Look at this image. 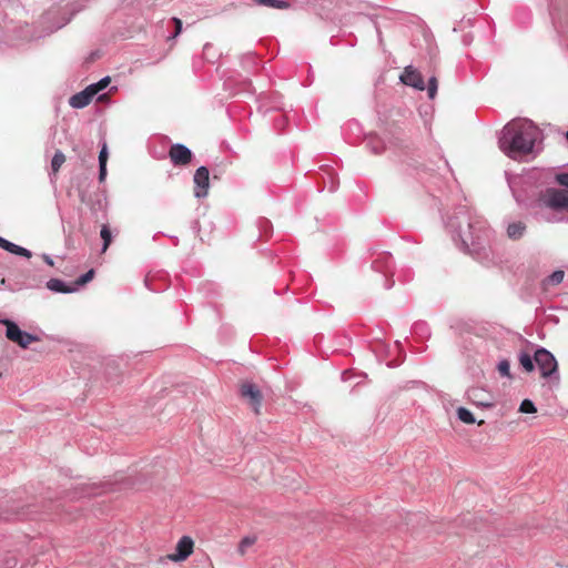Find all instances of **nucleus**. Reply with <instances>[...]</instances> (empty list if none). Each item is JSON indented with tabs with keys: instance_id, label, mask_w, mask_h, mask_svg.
<instances>
[{
	"instance_id": "5",
	"label": "nucleus",
	"mask_w": 568,
	"mask_h": 568,
	"mask_svg": "<svg viewBox=\"0 0 568 568\" xmlns=\"http://www.w3.org/2000/svg\"><path fill=\"white\" fill-rule=\"evenodd\" d=\"M539 201L554 211L568 212V190L549 187L540 195Z\"/></svg>"
},
{
	"instance_id": "7",
	"label": "nucleus",
	"mask_w": 568,
	"mask_h": 568,
	"mask_svg": "<svg viewBox=\"0 0 568 568\" xmlns=\"http://www.w3.org/2000/svg\"><path fill=\"white\" fill-rule=\"evenodd\" d=\"M194 182V196L197 199H203L209 193L210 187V172L209 169L204 165L200 166L193 176Z\"/></svg>"
},
{
	"instance_id": "30",
	"label": "nucleus",
	"mask_w": 568,
	"mask_h": 568,
	"mask_svg": "<svg viewBox=\"0 0 568 568\" xmlns=\"http://www.w3.org/2000/svg\"><path fill=\"white\" fill-rule=\"evenodd\" d=\"M414 332L415 333H420L423 335H427L429 332H428V326L426 323H416L413 327Z\"/></svg>"
},
{
	"instance_id": "41",
	"label": "nucleus",
	"mask_w": 568,
	"mask_h": 568,
	"mask_svg": "<svg viewBox=\"0 0 568 568\" xmlns=\"http://www.w3.org/2000/svg\"><path fill=\"white\" fill-rule=\"evenodd\" d=\"M478 404L481 405V406H487L488 405V403H485V402H478Z\"/></svg>"
},
{
	"instance_id": "20",
	"label": "nucleus",
	"mask_w": 568,
	"mask_h": 568,
	"mask_svg": "<svg viewBox=\"0 0 568 568\" xmlns=\"http://www.w3.org/2000/svg\"><path fill=\"white\" fill-rule=\"evenodd\" d=\"M65 161V156L62 151L57 150L52 160H51V171L53 174L58 173L60 168Z\"/></svg>"
},
{
	"instance_id": "12",
	"label": "nucleus",
	"mask_w": 568,
	"mask_h": 568,
	"mask_svg": "<svg viewBox=\"0 0 568 568\" xmlns=\"http://www.w3.org/2000/svg\"><path fill=\"white\" fill-rule=\"evenodd\" d=\"M399 79L404 84L413 87L417 90L423 91L425 89V82L422 74L412 65L405 68Z\"/></svg>"
},
{
	"instance_id": "9",
	"label": "nucleus",
	"mask_w": 568,
	"mask_h": 568,
	"mask_svg": "<svg viewBox=\"0 0 568 568\" xmlns=\"http://www.w3.org/2000/svg\"><path fill=\"white\" fill-rule=\"evenodd\" d=\"M194 542L191 537L183 536L176 544L175 551L170 554L168 558L179 562L185 560L193 551Z\"/></svg>"
},
{
	"instance_id": "14",
	"label": "nucleus",
	"mask_w": 568,
	"mask_h": 568,
	"mask_svg": "<svg viewBox=\"0 0 568 568\" xmlns=\"http://www.w3.org/2000/svg\"><path fill=\"white\" fill-rule=\"evenodd\" d=\"M48 290L55 292V293H73L77 291V287H73V285L65 284L62 280L59 278H51L47 282Z\"/></svg>"
},
{
	"instance_id": "37",
	"label": "nucleus",
	"mask_w": 568,
	"mask_h": 568,
	"mask_svg": "<svg viewBox=\"0 0 568 568\" xmlns=\"http://www.w3.org/2000/svg\"><path fill=\"white\" fill-rule=\"evenodd\" d=\"M478 392H479L478 389H470V390H468V393H467L468 394V398L470 400L475 402L474 398H475V396H477Z\"/></svg>"
},
{
	"instance_id": "34",
	"label": "nucleus",
	"mask_w": 568,
	"mask_h": 568,
	"mask_svg": "<svg viewBox=\"0 0 568 568\" xmlns=\"http://www.w3.org/2000/svg\"><path fill=\"white\" fill-rule=\"evenodd\" d=\"M106 178V165H99V182H103Z\"/></svg>"
},
{
	"instance_id": "40",
	"label": "nucleus",
	"mask_w": 568,
	"mask_h": 568,
	"mask_svg": "<svg viewBox=\"0 0 568 568\" xmlns=\"http://www.w3.org/2000/svg\"><path fill=\"white\" fill-rule=\"evenodd\" d=\"M469 42V38L467 36H464V43H468Z\"/></svg>"
},
{
	"instance_id": "42",
	"label": "nucleus",
	"mask_w": 568,
	"mask_h": 568,
	"mask_svg": "<svg viewBox=\"0 0 568 568\" xmlns=\"http://www.w3.org/2000/svg\"><path fill=\"white\" fill-rule=\"evenodd\" d=\"M548 222H557L558 220L556 219H547Z\"/></svg>"
},
{
	"instance_id": "16",
	"label": "nucleus",
	"mask_w": 568,
	"mask_h": 568,
	"mask_svg": "<svg viewBox=\"0 0 568 568\" xmlns=\"http://www.w3.org/2000/svg\"><path fill=\"white\" fill-rule=\"evenodd\" d=\"M565 277V272L561 270H557L552 272L550 275H548L546 278L542 280L541 285L544 288H547L548 286H556L559 285Z\"/></svg>"
},
{
	"instance_id": "35",
	"label": "nucleus",
	"mask_w": 568,
	"mask_h": 568,
	"mask_svg": "<svg viewBox=\"0 0 568 568\" xmlns=\"http://www.w3.org/2000/svg\"><path fill=\"white\" fill-rule=\"evenodd\" d=\"M172 21L175 24L174 37H176L182 31V21L179 18H172Z\"/></svg>"
},
{
	"instance_id": "19",
	"label": "nucleus",
	"mask_w": 568,
	"mask_h": 568,
	"mask_svg": "<svg viewBox=\"0 0 568 568\" xmlns=\"http://www.w3.org/2000/svg\"><path fill=\"white\" fill-rule=\"evenodd\" d=\"M519 363L526 372H532L535 368V359L527 352H520L518 356Z\"/></svg>"
},
{
	"instance_id": "31",
	"label": "nucleus",
	"mask_w": 568,
	"mask_h": 568,
	"mask_svg": "<svg viewBox=\"0 0 568 568\" xmlns=\"http://www.w3.org/2000/svg\"><path fill=\"white\" fill-rule=\"evenodd\" d=\"M556 181L565 186L566 189H568V173H559L556 175Z\"/></svg>"
},
{
	"instance_id": "11",
	"label": "nucleus",
	"mask_w": 568,
	"mask_h": 568,
	"mask_svg": "<svg viewBox=\"0 0 568 568\" xmlns=\"http://www.w3.org/2000/svg\"><path fill=\"white\" fill-rule=\"evenodd\" d=\"M241 395L250 400L254 412L258 414L262 404V394L258 387L253 383H244L241 386Z\"/></svg>"
},
{
	"instance_id": "2",
	"label": "nucleus",
	"mask_w": 568,
	"mask_h": 568,
	"mask_svg": "<svg viewBox=\"0 0 568 568\" xmlns=\"http://www.w3.org/2000/svg\"><path fill=\"white\" fill-rule=\"evenodd\" d=\"M540 138V130L530 120L516 119L504 126L498 138V145L505 155L518 160L538 152L536 144Z\"/></svg>"
},
{
	"instance_id": "32",
	"label": "nucleus",
	"mask_w": 568,
	"mask_h": 568,
	"mask_svg": "<svg viewBox=\"0 0 568 568\" xmlns=\"http://www.w3.org/2000/svg\"><path fill=\"white\" fill-rule=\"evenodd\" d=\"M84 93H87V95L89 97V99L92 101V99L94 98V95H97L99 93V91L94 88L93 84H90L88 85L84 90H82Z\"/></svg>"
},
{
	"instance_id": "26",
	"label": "nucleus",
	"mask_w": 568,
	"mask_h": 568,
	"mask_svg": "<svg viewBox=\"0 0 568 568\" xmlns=\"http://www.w3.org/2000/svg\"><path fill=\"white\" fill-rule=\"evenodd\" d=\"M397 276V280L403 283H407L413 278V274L410 270H400L397 273H395Z\"/></svg>"
},
{
	"instance_id": "17",
	"label": "nucleus",
	"mask_w": 568,
	"mask_h": 568,
	"mask_svg": "<svg viewBox=\"0 0 568 568\" xmlns=\"http://www.w3.org/2000/svg\"><path fill=\"white\" fill-rule=\"evenodd\" d=\"M366 145L375 154L382 153L385 149L384 141L376 135H369L366 140Z\"/></svg>"
},
{
	"instance_id": "3",
	"label": "nucleus",
	"mask_w": 568,
	"mask_h": 568,
	"mask_svg": "<svg viewBox=\"0 0 568 568\" xmlns=\"http://www.w3.org/2000/svg\"><path fill=\"white\" fill-rule=\"evenodd\" d=\"M0 324L6 326V337L19 345L21 348H28L31 343L39 342L40 337L22 331L18 324L8 318H0Z\"/></svg>"
},
{
	"instance_id": "25",
	"label": "nucleus",
	"mask_w": 568,
	"mask_h": 568,
	"mask_svg": "<svg viewBox=\"0 0 568 568\" xmlns=\"http://www.w3.org/2000/svg\"><path fill=\"white\" fill-rule=\"evenodd\" d=\"M519 410L525 414H531L536 412V406L530 399H524L520 404Z\"/></svg>"
},
{
	"instance_id": "1",
	"label": "nucleus",
	"mask_w": 568,
	"mask_h": 568,
	"mask_svg": "<svg viewBox=\"0 0 568 568\" xmlns=\"http://www.w3.org/2000/svg\"><path fill=\"white\" fill-rule=\"evenodd\" d=\"M446 229L455 245L476 260H487L490 255V234L486 221L466 205H459L447 216Z\"/></svg>"
},
{
	"instance_id": "4",
	"label": "nucleus",
	"mask_w": 568,
	"mask_h": 568,
	"mask_svg": "<svg viewBox=\"0 0 568 568\" xmlns=\"http://www.w3.org/2000/svg\"><path fill=\"white\" fill-rule=\"evenodd\" d=\"M534 359L544 378L558 379V364L555 356L548 349L544 347L537 348Z\"/></svg>"
},
{
	"instance_id": "10",
	"label": "nucleus",
	"mask_w": 568,
	"mask_h": 568,
	"mask_svg": "<svg viewBox=\"0 0 568 568\" xmlns=\"http://www.w3.org/2000/svg\"><path fill=\"white\" fill-rule=\"evenodd\" d=\"M506 235L511 241L521 240L527 232V224L521 220H504Z\"/></svg>"
},
{
	"instance_id": "43",
	"label": "nucleus",
	"mask_w": 568,
	"mask_h": 568,
	"mask_svg": "<svg viewBox=\"0 0 568 568\" xmlns=\"http://www.w3.org/2000/svg\"><path fill=\"white\" fill-rule=\"evenodd\" d=\"M566 139H567V141H568V131L566 132Z\"/></svg>"
},
{
	"instance_id": "36",
	"label": "nucleus",
	"mask_w": 568,
	"mask_h": 568,
	"mask_svg": "<svg viewBox=\"0 0 568 568\" xmlns=\"http://www.w3.org/2000/svg\"><path fill=\"white\" fill-rule=\"evenodd\" d=\"M42 258H43V261H44L48 265L53 266V264H54V263H53V260L51 258V256H50V255H48V254H42Z\"/></svg>"
},
{
	"instance_id": "39",
	"label": "nucleus",
	"mask_w": 568,
	"mask_h": 568,
	"mask_svg": "<svg viewBox=\"0 0 568 568\" xmlns=\"http://www.w3.org/2000/svg\"><path fill=\"white\" fill-rule=\"evenodd\" d=\"M336 190V186L334 185V183H332L331 187H329V191L331 192H334Z\"/></svg>"
},
{
	"instance_id": "22",
	"label": "nucleus",
	"mask_w": 568,
	"mask_h": 568,
	"mask_svg": "<svg viewBox=\"0 0 568 568\" xmlns=\"http://www.w3.org/2000/svg\"><path fill=\"white\" fill-rule=\"evenodd\" d=\"M457 416L465 424H474L476 422L473 413L465 407L457 409Z\"/></svg>"
},
{
	"instance_id": "18",
	"label": "nucleus",
	"mask_w": 568,
	"mask_h": 568,
	"mask_svg": "<svg viewBox=\"0 0 568 568\" xmlns=\"http://www.w3.org/2000/svg\"><path fill=\"white\" fill-rule=\"evenodd\" d=\"M255 3L268 8L286 10L291 7V3L284 0H253Z\"/></svg>"
},
{
	"instance_id": "27",
	"label": "nucleus",
	"mask_w": 568,
	"mask_h": 568,
	"mask_svg": "<svg viewBox=\"0 0 568 568\" xmlns=\"http://www.w3.org/2000/svg\"><path fill=\"white\" fill-rule=\"evenodd\" d=\"M427 92L429 99H434L437 93V79L432 77L428 81Z\"/></svg>"
},
{
	"instance_id": "8",
	"label": "nucleus",
	"mask_w": 568,
	"mask_h": 568,
	"mask_svg": "<svg viewBox=\"0 0 568 568\" xmlns=\"http://www.w3.org/2000/svg\"><path fill=\"white\" fill-rule=\"evenodd\" d=\"M169 156L173 165L183 166L191 162L192 151L184 144L176 143L170 148Z\"/></svg>"
},
{
	"instance_id": "38",
	"label": "nucleus",
	"mask_w": 568,
	"mask_h": 568,
	"mask_svg": "<svg viewBox=\"0 0 568 568\" xmlns=\"http://www.w3.org/2000/svg\"><path fill=\"white\" fill-rule=\"evenodd\" d=\"M514 196L518 203H521L523 200L516 194V192L513 190Z\"/></svg>"
},
{
	"instance_id": "23",
	"label": "nucleus",
	"mask_w": 568,
	"mask_h": 568,
	"mask_svg": "<svg viewBox=\"0 0 568 568\" xmlns=\"http://www.w3.org/2000/svg\"><path fill=\"white\" fill-rule=\"evenodd\" d=\"M93 276H94V270H89L87 273L82 274L74 281L73 287H77V291H78L79 287H81L84 284H87L88 282H90L93 278Z\"/></svg>"
},
{
	"instance_id": "24",
	"label": "nucleus",
	"mask_w": 568,
	"mask_h": 568,
	"mask_svg": "<svg viewBox=\"0 0 568 568\" xmlns=\"http://www.w3.org/2000/svg\"><path fill=\"white\" fill-rule=\"evenodd\" d=\"M497 369L499 372V374L503 376V377H508L510 378L511 377V374H510V363L509 361L507 359H501L498 365H497Z\"/></svg>"
},
{
	"instance_id": "29",
	"label": "nucleus",
	"mask_w": 568,
	"mask_h": 568,
	"mask_svg": "<svg viewBox=\"0 0 568 568\" xmlns=\"http://www.w3.org/2000/svg\"><path fill=\"white\" fill-rule=\"evenodd\" d=\"M110 81H111L110 77H104L100 81L92 83V84L100 92L109 85Z\"/></svg>"
},
{
	"instance_id": "6",
	"label": "nucleus",
	"mask_w": 568,
	"mask_h": 568,
	"mask_svg": "<svg viewBox=\"0 0 568 568\" xmlns=\"http://www.w3.org/2000/svg\"><path fill=\"white\" fill-rule=\"evenodd\" d=\"M393 257L388 253L378 254L372 262V270L379 273L384 278L383 286L389 290L394 285V281L388 280V275L394 276Z\"/></svg>"
},
{
	"instance_id": "21",
	"label": "nucleus",
	"mask_w": 568,
	"mask_h": 568,
	"mask_svg": "<svg viewBox=\"0 0 568 568\" xmlns=\"http://www.w3.org/2000/svg\"><path fill=\"white\" fill-rule=\"evenodd\" d=\"M100 236L103 240L102 252H105L112 242V234L110 227L106 224L102 225Z\"/></svg>"
},
{
	"instance_id": "28",
	"label": "nucleus",
	"mask_w": 568,
	"mask_h": 568,
	"mask_svg": "<svg viewBox=\"0 0 568 568\" xmlns=\"http://www.w3.org/2000/svg\"><path fill=\"white\" fill-rule=\"evenodd\" d=\"M108 162V148L106 144L103 143L100 153H99V165H106Z\"/></svg>"
},
{
	"instance_id": "15",
	"label": "nucleus",
	"mask_w": 568,
	"mask_h": 568,
	"mask_svg": "<svg viewBox=\"0 0 568 568\" xmlns=\"http://www.w3.org/2000/svg\"><path fill=\"white\" fill-rule=\"evenodd\" d=\"M90 102L91 100L83 91L73 94L69 100V104L74 109H83L89 105Z\"/></svg>"
},
{
	"instance_id": "33",
	"label": "nucleus",
	"mask_w": 568,
	"mask_h": 568,
	"mask_svg": "<svg viewBox=\"0 0 568 568\" xmlns=\"http://www.w3.org/2000/svg\"><path fill=\"white\" fill-rule=\"evenodd\" d=\"M254 538L245 537L240 544V551L243 554L245 548L254 544Z\"/></svg>"
},
{
	"instance_id": "13",
	"label": "nucleus",
	"mask_w": 568,
	"mask_h": 568,
	"mask_svg": "<svg viewBox=\"0 0 568 568\" xmlns=\"http://www.w3.org/2000/svg\"><path fill=\"white\" fill-rule=\"evenodd\" d=\"M0 247L11 254L30 258L32 256L31 251L20 245H17L4 237L0 236Z\"/></svg>"
}]
</instances>
